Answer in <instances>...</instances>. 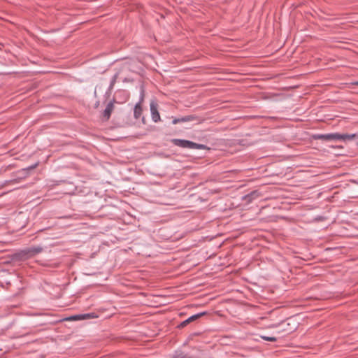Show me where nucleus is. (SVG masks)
Returning a JSON list of instances; mask_svg holds the SVG:
<instances>
[{"instance_id":"39448f33","label":"nucleus","mask_w":358,"mask_h":358,"mask_svg":"<svg viewBox=\"0 0 358 358\" xmlns=\"http://www.w3.org/2000/svg\"><path fill=\"white\" fill-rule=\"evenodd\" d=\"M338 133H332L327 134H319L315 136L316 139L324 141H338Z\"/></svg>"},{"instance_id":"7ed1b4c3","label":"nucleus","mask_w":358,"mask_h":358,"mask_svg":"<svg viewBox=\"0 0 358 358\" xmlns=\"http://www.w3.org/2000/svg\"><path fill=\"white\" fill-rule=\"evenodd\" d=\"M96 317V316L94 313H87V314H80V315H74L66 317L65 320L67 321H77L82 320H87L90 318Z\"/></svg>"},{"instance_id":"f3484780","label":"nucleus","mask_w":358,"mask_h":358,"mask_svg":"<svg viewBox=\"0 0 358 358\" xmlns=\"http://www.w3.org/2000/svg\"><path fill=\"white\" fill-rule=\"evenodd\" d=\"M355 84L358 85V81H357V82H356Z\"/></svg>"},{"instance_id":"ddd939ff","label":"nucleus","mask_w":358,"mask_h":358,"mask_svg":"<svg viewBox=\"0 0 358 358\" xmlns=\"http://www.w3.org/2000/svg\"><path fill=\"white\" fill-rule=\"evenodd\" d=\"M188 324H189V323L188 320L187 319V320H184L183 322H182L178 327L180 328H182V327H185L186 325H187Z\"/></svg>"},{"instance_id":"f8f14e48","label":"nucleus","mask_w":358,"mask_h":358,"mask_svg":"<svg viewBox=\"0 0 358 358\" xmlns=\"http://www.w3.org/2000/svg\"><path fill=\"white\" fill-rule=\"evenodd\" d=\"M37 165H38V163H35V164H34L31 166H28L27 168L23 169L22 171H25V172L30 171L34 169L37 166Z\"/></svg>"},{"instance_id":"f03ea898","label":"nucleus","mask_w":358,"mask_h":358,"mask_svg":"<svg viewBox=\"0 0 358 358\" xmlns=\"http://www.w3.org/2000/svg\"><path fill=\"white\" fill-rule=\"evenodd\" d=\"M176 145L182 147V148H187L189 149H205L206 146L202 144H197L195 143H193L192 141H186V140H175Z\"/></svg>"},{"instance_id":"a211bd4d","label":"nucleus","mask_w":358,"mask_h":358,"mask_svg":"<svg viewBox=\"0 0 358 358\" xmlns=\"http://www.w3.org/2000/svg\"><path fill=\"white\" fill-rule=\"evenodd\" d=\"M357 145H358V141H357Z\"/></svg>"},{"instance_id":"dca6fc26","label":"nucleus","mask_w":358,"mask_h":358,"mask_svg":"<svg viewBox=\"0 0 358 358\" xmlns=\"http://www.w3.org/2000/svg\"><path fill=\"white\" fill-rule=\"evenodd\" d=\"M180 122H181V119H174L173 120V124H177V123Z\"/></svg>"},{"instance_id":"0eeeda50","label":"nucleus","mask_w":358,"mask_h":358,"mask_svg":"<svg viewBox=\"0 0 358 358\" xmlns=\"http://www.w3.org/2000/svg\"><path fill=\"white\" fill-rule=\"evenodd\" d=\"M260 194L258 192V191H252L250 194L245 195L244 196L245 200H246L248 202H251L253 199H255L259 196Z\"/></svg>"},{"instance_id":"20e7f679","label":"nucleus","mask_w":358,"mask_h":358,"mask_svg":"<svg viewBox=\"0 0 358 358\" xmlns=\"http://www.w3.org/2000/svg\"><path fill=\"white\" fill-rule=\"evenodd\" d=\"M150 112L152 120L155 122H158L159 121H160V115L158 112L157 104L155 101H152L150 103Z\"/></svg>"},{"instance_id":"423d86ee","label":"nucleus","mask_w":358,"mask_h":358,"mask_svg":"<svg viewBox=\"0 0 358 358\" xmlns=\"http://www.w3.org/2000/svg\"><path fill=\"white\" fill-rule=\"evenodd\" d=\"M338 141H352L355 139H358V134H338Z\"/></svg>"},{"instance_id":"2eb2a0df","label":"nucleus","mask_w":358,"mask_h":358,"mask_svg":"<svg viewBox=\"0 0 358 358\" xmlns=\"http://www.w3.org/2000/svg\"><path fill=\"white\" fill-rule=\"evenodd\" d=\"M191 120H192V117L189 116H187V117L182 118L181 122H187V121H189Z\"/></svg>"},{"instance_id":"6e6552de","label":"nucleus","mask_w":358,"mask_h":358,"mask_svg":"<svg viewBox=\"0 0 358 358\" xmlns=\"http://www.w3.org/2000/svg\"><path fill=\"white\" fill-rule=\"evenodd\" d=\"M142 111H143V109H142V107L141 106V103H138L135 106V108H134V117L135 118L138 119L141 117V114H142Z\"/></svg>"},{"instance_id":"1a4fd4ad","label":"nucleus","mask_w":358,"mask_h":358,"mask_svg":"<svg viewBox=\"0 0 358 358\" xmlns=\"http://www.w3.org/2000/svg\"><path fill=\"white\" fill-rule=\"evenodd\" d=\"M206 314V312H201L197 314H195L194 315L190 316L189 318H187L189 323L194 322L199 318L201 317L202 316L205 315Z\"/></svg>"},{"instance_id":"4468645a","label":"nucleus","mask_w":358,"mask_h":358,"mask_svg":"<svg viewBox=\"0 0 358 358\" xmlns=\"http://www.w3.org/2000/svg\"><path fill=\"white\" fill-rule=\"evenodd\" d=\"M174 358H192V357H189L187 355L180 354L179 355L174 357Z\"/></svg>"},{"instance_id":"9b49d317","label":"nucleus","mask_w":358,"mask_h":358,"mask_svg":"<svg viewBox=\"0 0 358 358\" xmlns=\"http://www.w3.org/2000/svg\"><path fill=\"white\" fill-rule=\"evenodd\" d=\"M261 338L263 340L267 341L274 342V341H277V338L275 337H273V336H261Z\"/></svg>"},{"instance_id":"f257e3e1","label":"nucleus","mask_w":358,"mask_h":358,"mask_svg":"<svg viewBox=\"0 0 358 358\" xmlns=\"http://www.w3.org/2000/svg\"><path fill=\"white\" fill-rule=\"evenodd\" d=\"M43 251V248L41 246H31L22 250L19 255L22 259H28L41 253Z\"/></svg>"},{"instance_id":"9d476101","label":"nucleus","mask_w":358,"mask_h":358,"mask_svg":"<svg viewBox=\"0 0 358 358\" xmlns=\"http://www.w3.org/2000/svg\"><path fill=\"white\" fill-rule=\"evenodd\" d=\"M112 110L113 105L108 104L103 112V116L106 120L109 119Z\"/></svg>"}]
</instances>
